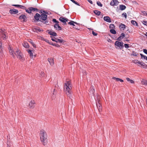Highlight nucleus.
<instances>
[{
    "label": "nucleus",
    "instance_id": "f257e3e1",
    "mask_svg": "<svg viewBox=\"0 0 147 147\" xmlns=\"http://www.w3.org/2000/svg\"><path fill=\"white\" fill-rule=\"evenodd\" d=\"M9 50L10 54L12 55L13 58H15V54L17 58L21 61H23L25 60L24 55L19 49H17L13 52L12 48L10 47L9 48Z\"/></svg>",
    "mask_w": 147,
    "mask_h": 147
},
{
    "label": "nucleus",
    "instance_id": "f03ea898",
    "mask_svg": "<svg viewBox=\"0 0 147 147\" xmlns=\"http://www.w3.org/2000/svg\"><path fill=\"white\" fill-rule=\"evenodd\" d=\"M72 85L70 81H66L64 84V90L68 97H71V91Z\"/></svg>",
    "mask_w": 147,
    "mask_h": 147
},
{
    "label": "nucleus",
    "instance_id": "7ed1b4c3",
    "mask_svg": "<svg viewBox=\"0 0 147 147\" xmlns=\"http://www.w3.org/2000/svg\"><path fill=\"white\" fill-rule=\"evenodd\" d=\"M40 139L44 145L47 144V142L46 132L44 130H41L40 131Z\"/></svg>",
    "mask_w": 147,
    "mask_h": 147
},
{
    "label": "nucleus",
    "instance_id": "20e7f679",
    "mask_svg": "<svg viewBox=\"0 0 147 147\" xmlns=\"http://www.w3.org/2000/svg\"><path fill=\"white\" fill-rule=\"evenodd\" d=\"M40 16V21L43 22L45 24L46 23V20L47 18V16L44 13H42Z\"/></svg>",
    "mask_w": 147,
    "mask_h": 147
},
{
    "label": "nucleus",
    "instance_id": "39448f33",
    "mask_svg": "<svg viewBox=\"0 0 147 147\" xmlns=\"http://www.w3.org/2000/svg\"><path fill=\"white\" fill-rule=\"evenodd\" d=\"M115 44L116 46L119 47L121 49H122L123 48V43L122 42H121L118 41H116L115 42Z\"/></svg>",
    "mask_w": 147,
    "mask_h": 147
},
{
    "label": "nucleus",
    "instance_id": "423d86ee",
    "mask_svg": "<svg viewBox=\"0 0 147 147\" xmlns=\"http://www.w3.org/2000/svg\"><path fill=\"white\" fill-rule=\"evenodd\" d=\"M36 104L35 102L33 100H31L30 102L29 105L30 109H33L34 107Z\"/></svg>",
    "mask_w": 147,
    "mask_h": 147
},
{
    "label": "nucleus",
    "instance_id": "0eeeda50",
    "mask_svg": "<svg viewBox=\"0 0 147 147\" xmlns=\"http://www.w3.org/2000/svg\"><path fill=\"white\" fill-rule=\"evenodd\" d=\"M96 105L99 112L102 111V106L100 102V100H98V102H96Z\"/></svg>",
    "mask_w": 147,
    "mask_h": 147
},
{
    "label": "nucleus",
    "instance_id": "6e6552de",
    "mask_svg": "<svg viewBox=\"0 0 147 147\" xmlns=\"http://www.w3.org/2000/svg\"><path fill=\"white\" fill-rule=\"evenodd\" d=\"M59 20L62 22L64 24H66V22H67L68 20L67 18H64L62 17H60L59 18Z\"/></svg>",
    "mask_w": 147,
    "mask_h": 147
},
{
    "label": "nucleus",
    "instance_id": "1a4fd4ad",
    "mask_svg": "<svg viewBox=\"0 0 147 147\" xmlns=\"http://www.w3.org/2000/svg\"><path fill=\"white\" fill-rule=\"evenodd\" d=\"M118 3L117 0H113L110 3V5L111 6L117 5H118Z\"/></svg>",
    "mask_w": 147,
    "mask_h": 147
},
{
    "label": "nucleus",
    "instance_id": "9d476101",
    "mask_svg": "<svg viewBox=\"0 0 147 147\" xmlns=\"http://www.w3.org/2000/svg\"><path fill=\"white\" fill-rule=\"evenodd\" d=\"M19 19L20 20H23V22H26V21L27 18L25 15H22L19 17Z\"/></svg>",
    "mask_w": 147,
    "mask_h": 147
},
{
    "label": "nucleus",
    "instance_id": "9b49d317",
    "mask_svg": "<svg viewBox=\"0 0 147 147\" xmlns=\"http://www.w3.org/2000/svg\"><path fill=\"white\" fill-rule=\"evenodd\" d=\"M18 10L16 9H11L9 11V13L12 14H16L18 13Z\"/></svg>",
    "mask_w": 147,
    "mask_h": 147
},
{
    "label": "nucleus",
    "instance_id": "f8f14e48",
    "mask_svg": "<svg viewBox=\"0 0 147 147\" xmlns=\"http://www.w3.org/2000/svg\"><path fill=\"white\" fill-rule=\"evenodd\" d=\"M54 27L57 30H60L61 29V28L59 26V23H58L55 24Z\"/></svg>",
    "mask_w": 147,
    "mask_h": 147
},
{
    "label": "nucleus",
    "instance_id": "ddd939ff",
    "mask_svg": "<svg viewBox=\"0 0 147 147\" xmlns=\"http://www.w3.org/2000/svg\"><path fill=\"white\" fill-rule=\"evenodd\" d=\"M140 65L141 66H142L143 68H146L147 66L146 64L140 61V62L139 63V64L138 65L139 66H140V65Z\"/></svg>",
    "mask_w": 147,
    "mask_h": 147
},
{
    "label": "nucleus",
    "instance_id": "4468645a",
    "mask_svg": "<svg viewBox=\"0 0 147 147\" xmlns=\"http://www.w3.org/2000/svg\"><path fill=\"white\" fill-rule=\"evenodd\" d=\"M27 51L28 53L29 54L30 58H33V55L32 52L33 51L30 49H28L27 50Z\"/></svg>",
    "mask_w": 147,
    "mask_h": 147
},
{
    "label": "nucleus",
    "instance_id": "2eb2a0df",
    "mask_svg": "<svg viewBox=\"0 0 147 147\" xmlns=\"http://www.w3.org/2000/svg\"><path fill=\"white\" fill-rule=\"evenodd\" d=\"M125 37V34L124 33H122L121 34L120 36L117 38V40L120 41Z\"/></svg>",
    "mask_w": 147,
    "mask_h": 147
},
{
    "label": "nucleus",
    "instance_id": "dca6fc26",
    "mask_svg": "<svg viewBox=\"0 0 147 147\" xmlns=\"http://www.w3.org/2000/svg\"><path fill=\"white\" fill-rule=\"evenodd\" d=\"M104 20L108 22H111V20L110 17L109 16L104 17Z\"/></svg>",
    "mask_w": 147,
    "mask_h": 147
},
{
    "label": "nucleus",
    "instance_id": "f3484780",
    "mask_svg": "<svg viewBox=\"0 0 147 147\" xmlns=\"http://www.w3.org/2000/svg\"><path fill=\"white\" fill-rule=\"evenodd\" d=\"M40 15L38 13H36L34 16V18L35 20L37 21H38L39 20V18L40 17Z\"/></svg>",
    "mask_w": 147,
    "mask_h": 147
},
{
    "label": "nucleus",
    "instance_id": "a211bd4d",
    "mask_svg": "<svg viewBox=\"0 0 147 147\" xmlns=\"http://www.w3.org/2000/svg\"><path fill=\"white\" fill-rule=\"evenodd\" d=\"M48 60L50 63V65H53L54 63V61L53 59L51 58H48Z\"/></svg>",
    "mask_w": 147,
    "mask_h": 147
},
{
    "label": "nucleus",
    "instance_id": "6ab92c4d",
    "mask_svg": "<svg viewBox=\"0 0 147 147\" xmlns=\"http://www.w3.org/2000/svg\"><path fill=\"white\" fill-rule=\"evenodd\" d=\"M49 34L51 35H52L53 36H57V33L54 32H53L52 31H50L49 32Z\"/></svg>",
    "mask_w": 147,
    "mask_h": 147
},
{
    "label": "nucleus",
    "instance_id": "aec40b11",
    "mask_svg": "<svg viewBox=\"0 0 147 147\" xmlns=\"http://www.w3.org/2000/svg\"><path fill=\"white\" fill-rule=\"evenodd\" d=\"M33 31L34 32H40L41 31V30L40 29L38 28H34L33 29Z\"/></svg>",
    "mask_w": 147,
    "mask_h": 147
},
{
    "label": "nucleus",
    "instance_id": "412c9836",
    "mask_svg": "<svg viewBox=\"0 0 147 147\" xmlns=\"http://www.w3.org/2000/svg\"><path fill=\"white\" fill-rule=\"evenodd\" d=\"M119 7L120 10H125L126 8V7L123 5H120Z\"/></svg>",
    "mask_w": 147,
    "mask_h": 147
},
{
    "label": "nucleus",
    "instance_id": "4be33fe9",
    "mask_svg": "<svg viewBox=\"0 0 147 147\" xmlns=\"http://www.w3.org/2000/svg\"><path fill=\"white\" fill-rule=\"evenodd\" d=\"M125 27L126 26L125 25L121 23L119 26V27L120 29H122L123 30H124V29L125 28Z\"/></svg>",
    "mask_w": 147,
    "mask_h": 147
},
{
    "label": "nucleus",
    "instance_id": "5701e85b",
    "mask_svg": "<svg viewBox=\"0 0 147 147\" xmlns=\"http://www.w3.org/2000/svg\"><path fill=\"white\" fill-rule=\"evenodd\" d=\"M12 6H15L17 7H20L21 9H23L24 7L23 6L19 5H12Z\"/></svg>",
    "mask_w": 147,
    "mask_h": 147
},
{
    "label": "nucleus",
    "instance_id": "b1692460",
    "mask_svg": "<svg viewBox=\"0 0 147 147\" xmlns=\"http://www.w3.org/2000/svg\"><path fill=\"white\" fill-rule=\"evenodd\" d=\"M22 45L24 47L26 48H28L29 47L28 44L26 42H24L22 44Z\"/></svg>",
    "mask_w": 147,
    "mask_h": 147
},
{
    "label": "nucleus",
    "instance_id": "393cba45",
    "mask_svg": "<svg viewBox=\"0 0 147 147\" xmlns=\"http://www.w3.org/2000/svg\"><path fill=\"white\" fill-rule=\"evenodd\" d=\"M94 13L96 15L98 16H99L101 13V12L100 11L97 10H94Z\"/></svg>",
    "mask_w": 147,
    "mask_h": 147
},
{
    "label": "nucleus",
    "instance_id": "a878e982",
    "mask_svg": "<svg viewBox=\"0 0 147 147\" xmlns=\"http://www.w3.org/2000/svg\"><path fill=\"white\" fill-rule=\"evenodd\" d=\"M113 78L114 80H116V81L117 82L120 81L121 82H123V80L118 78L113 77Z\"/></svg>",
    "mask_w": 147,
    "mask_h": 147
},
{
    "label": "nucleus",
    "instance_id": "bb28decb",
    "mask_svg": "<svg viewBox=\"0 0 147 147\" xmlns=\"http://www.w3.org/2000/svg\"><path fill=\"white\" fill-rule=\"evenodd\" d=\"M141 83L142 85L147 86V81L143 80L141 81Z\"/></svg>",
    "mask_w": 147,
    "mask_h": 147
},
{
    "label": "nucleus",
    "instance_id": "cd10ccee",
    "mask_svg": "<svg viewBox=\"0 0 147 147\" xmlns=\"http://www.w3.org/2000/svg\"><path fill=\"white\" fill-rule=\"evenodd\" d=\"M56 39L55 42H59L60 43L62 42H63L64 40L62 39H57L56 38H55Z\"/></svg>",
    "mask_w": 147,
    "mask_h": 147
},
{
    "label": "nucleus",
    "instance_id": "c85d7f7f",
    "mask_svg": "<svg viewBox=\"0 0 147 147\" xmlns=\"http://www.w3.org/2000/svg\"><path fill=\"white\" fill-rule=\"evenodd\" d=\"M68 24L71 25L73 26H75V25L74 24H78L76 22L73 21H71V22H69Z\"/></svg>",
    "mask_w": 147,
    "mask_h": 147
},
{
    "label": "nucleus",
    "instance_id": "c756f323",
    "mask_svg": "<svg viewBox=\"0 0 147 147\" xmlns=\"http://www.w3.org/2000/svg\"><path fill=\"white\" fill-rule=\"evenodd\" d=\"M126 80L128 81V82H130V83L131 84H134V81H133L132 80H131L130 79H129V78H126Z\"/></svg>",
    "mask_w": 147,
    "mask_h": 147
},
{
    "label": "nucleus",
    "instance_id": "7c9ffc66",
    "mask_svg": "<svg viewBox=\"0 0 147 147\" xmlns=\"http://www.w3.org/2000/svg\"><path fill=\"white\" fill-rule=\"evenodd\" d=\"M140 55H141L142 59L143 58L144 59L146 60H147V56L143 55L142 54H140Z\"/></svg>",
    "mask_w": 147,
    "mask_h": 147
},
{
    "label": "nucleus",
    "instance_id": "2f4dec72",
    "mask_svg": "<svg viewBox=\"0 0 147 147\" xmlns=\"http://www.w3.org/2000/svg\"><path fill=\"white\" fill-rule=\"evenodd\" d=\"M131 23L134 25L138 26V24L137 22L135 21L132 20L131 22Z\"/></svg>",
    "mask_w": 147,
    "mask_h": 147
},
{
    "label": "nucleus",
    "instance_id": "473e14b6",
    "mask_svg": "<svg viewBox=\"0 0 147 147\" xmlns=\"http://www.w3.org/2000/svg\"><path fill=\"white\" fill-rule=\"evenodd\" d=\"M90 92L92 94H93L95 92V90L94 87L93 86L91 87L90 88Z\"/></svg>",
    "mask_w": 147,
    "mask_h": 147
},
{
    "label": "nucleus",
    "instance_id": "72a5a7b5",
    "mask_svg": "<svg viewBox=\"0 0 147 147\" xmlns=\"http://www.w3.org/2000/svg\"><path fill=\"white\" fill-rule=\"evenodd\" d=\"M132 61L135 64H136L138 65L139 63L140 62L139 61H138V60H133Z\"/></svg>",
    "mask_w": 147,
    "mask_h": 147
},
{
    "label": "nucleus",
    "instance_id": "f704fd0d",
    "mask_svg": "<svg viewBox=\"0 0 147 147\" xmlns=\"http://www.w3.org/2000/svg\"><path fill=\"white\" fill-rule=\"evenodd\" d=\"M110 32L111 33L114 34H115L116 33V31L114 29H111L110 30Z\"/></svg>",
    "mask_w": 147,
    "mask_h": 147
},
{
    "label": "nucleus",
    "instance_id": "c9c22d12",
    "mask_svg": "<svg viewBox=\"0 0 147 147\" xmlns=\"http://www.w3.org/2000/svg\"><path fill=\"white\" fill-rule=\"evenodd\" d=\"M26 11L29 13H31V8L30 7L28 9L26 10Z\"/></svg>",
    "mask_w": 147,
    "mask_h": 147
},
{
    "label": "nucleus",
    "instance_id": "e433bc0d",
    "mask_svg": "<svg viewBox=\"0 0 147 147\" xmlns=\"http://www.w3.org/2000/svg\"><path fill=\"white\" fill-rule=\"evenodd\" d=\"M30 8L31 10V11H38V9L36 8H34L33 7H30Z\"/></svg>",
    "mask_w": 147,
    "mask_h": 147
},
{
    "label": "nucleus",
    "instance_id": "4c0bfd02",
    "mask_svg": "<svg viewBox=\"0 0 147 147\" xmlns=\"http://www.w3.org/2000/svg\"><path fill=\"white\" fill-rule=\"evenodd\" d=\"M97 5L100 6V7H102V4L99 1H97Z\"/></svg>",
    "mask_w": 147,
    "mask_h": 147
},
{
    "label": "nucleus",
    "instance_id": "58836bf2",
    "mask_svg": "<svg viewBox=\"0 0 147 147\" xmlns=\"http://www.w3.org/2000/svg\"><path fill=\"white\" fill-rule=\"evenodd\" d=\"M0 33L1 35L2 34H4V35H5V32H4L3 30L2 29H0Z\"/></svg>",
    "mask_w": 147,
    "mask_h": 147
},
{
    "label": "nucleus",
    "instance_id": "ea45409f",
    "mask_svg": "<svg viewBox=\"0 0 147 147\" xmlns=\"http://www.w3.org/2000/svg\"><path fill=\"white\" fill-rule=\"evenodd\" d=\"M109 28H110L113 29L114 28V25L113 24H111L110 25Z\"/></svg>",
    "mask_w": 147,
    "mask_h": 147
},
{
    "label": "nucleus",
    "instance_id": "a19ab883",
    "mask_svg": "<svg viewBox=\"0 0 147 147\" xmlns=\"http://www.w3.org/2000/svg\"><path fill=\"white\" fill-rule=\"evenodd\" d=\"M43 40H45V41L46 42H47V43H49L50 45L51 44V43L49 41V40L47 39H43Z\"/></svg>",
    "mask_w": 147,
    "mask_h": 147
},
{
    "label": "nucleus",
    "instance_id": "79ce46f5",
    "mask_svg": "<svg viewBox=\"0 0 147 147\" xmlns=\"http://www.w3.org/2000/svg\"><path fill=\"white\" fill-rule=\"evenodd\" d=\"M132 55L134 56H136L138 54V53H136L134 51H132Z\"/></svg>",
    "mask_w": 147,
    "mask_h": 147
},
{
    "label": "nucleus",
    "instance_id": "37998d69",
    "mask_svg": "<svg viewBox=\"0 0 147 147\" xmlns=\"http://www.w3.org/2000/svg\"><path fill=\"white\" fill-rule=\"evenodd\" d=\"M122 16H124L125 17V19H126L127 18V14L125 13H123L122 14Z\"/></svg>",
    "mask_w": 147,
    "mask_h": 147
},
{
    "label": "nucleus",
    "instance_id": "c03bdc74",
    "mask_svg": "<svg viewBox=\"0 0 147 147\" xmlns=\"http://www.w3.org/2000/svg\"><path fill=\"white\" fill-rule=\"evenodd\" d=\"M51 45H52L53 46H55V47H60L59 45H58L56 44H53L51 43Z\"/></svg>",
    "mask_w": 147,
    "mask_h": 147
},
{
    "label": "nucleus",
    "instance_id": "a18cd8bd",
    "mask_svg": "<svg viewBox=\"0 0 147 147\" xmlns=\"http://www.w3.org/2000/svg\"><path fill=\"white\" fill-rule=\"evenodd\" d=\"M124 45L125 47L126 48H128L129 47V45L127 44H125Z\"/></svg>",
    "mask_w": 147,
    "mask_h": 147
},
{
    "label": "nucleus",
    "instance_id": "49530a36",
    "mask_svg": "<svg viewBox=\"0 0 147 147\" xmlns=\"http://www.w3.org/2000/svg\"><path fill=\"white\" fill-rule=\"evenodd\" d=\"M1 35L2 36V38H3V40H5V39H6V38H5V37H6L5 34V35H4V34H2Z\"/></svg>",
    "mask_w": 147,
    "mask_h": 147
},
{
    "label": "nucleus",
    "instance_id": "de8ad7c7",
    "mask_svg": "<svg viewBox=\"0 0 147 147\" xmlns=\"http://www.w3.org/2000/svg\"><path fill=\"white\" fill-rule=\"evenodd\" d=\"M142 13L144 15L147 16V11H142Z\"/></svg>",
    "mask_w": 147,
    "mask_h": 147
},
{
    "label": "nucleus",
    "instance_id": "09e8293b",
    "mask_svg": "<svg viewBox=\"0 0 147 147\" xmlns=\"http://www.w3.org/2000/svg\"><path fill=\"white\" fill-rule=\"evenodd\" d=\"M142 23L144 25L147 26V21H143L142 22Z\"/></svg>",
    "mask_w": 147,
    "mask_h": 147
},
{
    "label": "nucleus",
    "instance_id": "8fccbe9b",
    "mask_svg": "<svg viewBox=\"0 0 147 147\" xmlns=\"http://www.w3.org/2000/svg\"><path fill=\"white\" fill-rule=\"evenodd\" d=\"M3 48V47H0V53H2Z\"/></svg>",
    "mask_w": 147,
    "mask_h": 147
},
{
    "label": "nucleus",
    "instance_id": "3c124183",
    "mask_svg": "<svg viewBox=\"0 0 147 147\" xmlns=\"http://www.w3.org/2000/svg\"><path fill=\"white\" fill-rule=\"evenodd\" d=\"M92 33L93 35L94 36H96L97 35V34L96 33H95L93 31H92Z\"/></svg>",
    "mask_w": 147,
    "mask_h": 147
},
{
    "label": "nucleus",
    "instance_id": "603ef678",
    "mask_svg": "<svg viewBox=\"0 0 147 147\" xmlns=\"http://www.w3.org/2000/svg\"><path fill=\"white\" fill-rule=\"evenodd\" d=\"M71 1H72L73 3H74L76 4H77L78 5H79L77 3V2H76L74 0H72Z\"/></svg>",
    "mask_w": 147,
    "mask_h": 147
},
{
    "label": "nucleus",
    "instance_id": "864d4df0",
    "mask_svg": "<svg viewBox=\"0 0 147 147\" xmlns=\"http://www.w3.org/2000/svg\"><path fill=\"white\" fill-rule=\"evenodd\" d=\"M53 22H55L56 23H59V22L57 21L56 19H53Z\"/></svg>",
    "mask_w": 147,
    "mask_h": 147
},
{
    "label": "nucleus",
    "instance_id": "5fc2aeb1",
    "mask_svg": "<svg viewBox=\"0 0 147 147\" xmlns=\"http://www.w3.org/2000/svg\"><path fill=\"white\" fill-rule=\"evenodd\" d=\"M143 52L145 53L146 54H147V50L146 49H144L143 50Z\"/></svg>",
    "mask_w": 147,
    "mask_h": 147
},
{
    "label": "nucleus",
    "instance_id": "6e6d98bb",
    "mask_svg": "<svg viewBox=\"0 0 147 147\" xmlns=\"http://www.w3.org/2000/svg\"><path fill=\"white\" fill-rule=\"evenodd\" d=\"M28 41L31 44H32L33 43V42L32 41V40H31V39H30L29 40H28Z\"/></svg>",
    "mask_w": 147,
    "mask_h": 147
},
{
    "label": "nucleus",
    "instance_id": "4d7b16f0",
    "mask_svg": "<svg viewBox=\"0 0 147 147\" xmlns=\"http://www.w3.org/2000/svg\"><path fill=\"white\" fill-rule=\"evenodd\" d=\"M32 45L34 48L36 47V45L35 44H34V43H33Z\"/></svg>",
    "mask_w": 147,
    "mask_h": 147
},
{
    "label": "nucleus",
    "instance_id": "13d9d810",
    "mask_svg": "<svg viewBox=\"0 0 147 147\" xmlns=\"http://www.w3.org/2000/svg\"><path fill=\"white\" fill-rule=\"evenodd\" d=\"M90 3L92 4H93V3L92 1L91 0H87Z\"/></svg>",
    "mask_w": 147,
    "mask_h": 147
},
{
    "label": "nucleus",
    "instance_id": "bf43d9fd",
    "mask_svg": "<svg viewBox=\"0 0 147 147\" xmlns=\"http://www.w3.org/2000/svg\"><path fill=\"white\" fill-rule=\"evenodd\" d=\"M51 40H52L53 41H55H55H56V39H54V38H51Z\"/></svg>",
    "mask_w": 147,
    "mask_h": 147
},
{
    "label": "nucleus",
    "instance_id": "052dcab7",
    "mask_svg": "<svg viewBox=\"0 0 147 147\" xmlns=\"http://www.w3.org/2000/svg\"><path fill=\"white\" fill-rule=\"evenodd\" d=\"M129 35H126V36H125V37L126 38H129Z\"/></svg>",
    "mask_w": 147,
    "mask_h": 147
},
{
    "label": "nucleus",
    "instance_id": "680f3d73",
    "mask_svg": "<svg viewBox=\"0 0 147 147\" xmlns=\"http://www.w3.org/2000/svg\"><path fill=\"white\" fill-rule=\"evenodd\" d=\"M83 74L84 75H86V71H84V72Z\"/></svg>",
    "mask_w": 147,
    "mask_h": 147
},
{
    "label": "nucleus",
    "instance_id": "e2e57ef3",
    "mask_svg": "<svg viewBox=\"0 0 147 147\" xmlns=\"http://www.w3.org/2000/svg\"><path fill=\"white\" fill-rule=\"evenodd\" d=\"M3 47L2 46V43L1 42H0V47Z\"/></svg>",
    "mask_w": 147,
    "mask_h": 147
},
{
    "label": "nucleus",
    "instance_id": "0e129e2a",
    "mask_svg": "<svg viewBox=\"0 0 147 147\" xmlns=\"http://www.w3.org/2000/svg\"><path fill=\"white\" fill-rule=\"evenodd\" d=\"M44 73V72L42 71H41V72H40V74H41V75L42 76L43 75V74Z\"/></svg>",
    "mask_w": 147,
    "mask_h": 147
},
{
    "label": "nucleus",
    "instance_id": "69168bd1",
    "mask_svg": "<svg viewBox=\"0 0 147 147\" xmlns=\"http://www.w3.org/2000/svg\"><path fill=\"white\" fill-rule=\"evenodd\" d=\"M144 34L145 35V36H147V32H146V33H144Z\"/></svg>",
    "mask_w": 147,
    "mask_h": 147
},
{
    "label": "nucleus",
    "instance_id": "338daca9",
    "mask_svg": "<svg viewBox=\"0 0 147 147\" xmlns=\"http://www.w3.org/2000/svg\"><path fill=\"white\" fill-rule=\"evenodd\" d=\"M7 147H11L9 145H8L7 146Z\"/></svg>",
    "mask_w": 147,
    "mask_h": 147
},
{
    "label": "nucleus",
    "instance_id": "774afa93",
    "mask_svg": "<svg viewBox=\"0 0 147 147\" xmlns=\"http://www.w3.org/2000/svg\"><path fill=\"white\" fill-rule=\"evenodd\" d=\"M146 105H147V99L146 100Z\"/></svg>",
    "mask_w": 147,
    "mask_h": 147
}]
</instances>
